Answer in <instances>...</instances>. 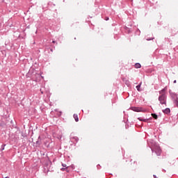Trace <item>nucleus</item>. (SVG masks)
<instances>
[{"label":"nucleus","mask_w":178,"mask_h":178,"mask_svg":"<svg viewBox=\"0 0 178 178\" xmlns=\"http://www.w3.org/2000/svg\"><path fill=\"white\" fill-rule=\"evenodd\" d=\"M168 91V88H164L159 91L160 95L159 96V101L161 105H165L166 106V92Z\"/></svg>","instance_id":"obj_1"},{"label":"nucleus","mask_w":178,"mask_h":178,"mask_svg":"<svg viewBox=\"0 0 178 178\" xmlns=\"http://www.w3.org/2000/svg\"><path fill=\"white\" fill-rule=\"evenodd\" d=\"M152 152H155L157 156H161V154L162 153V150L161 149V147L158 145H154L152 148Z\"/></svg>","instance_id":"obj_2"},{"label":"nucleus","mask_w":178,"mask_h":178,"mask_svg":"<svg viewBox=\"0 0 178 178\" xmlns=\"http://www.w3.org/2000/svg\"><path fill=\"white\" fill-rule=\"evenodd\" d=\"M163 113H165L166 115H168V113H170V108H165V110L163 111Z\"/></svg>","instance_id":"obj_3"},{"label":"nucleus","mask_w":178,"mask_h":178,"mask_svg":"<svg viewBox=\"0 0 178 178\" xmlns=\"http://www.w3.org/2000/svg\"><path fill=\"white\" fill-rule=\"evenodd\" d=\"M73 118L76 122H79V115L77 114H74Z\"/></svg>","instance_id":"obj_4"},{"label":"nucleus","mask_w":178,"mask_h":178,"mask_svg":"<svg viewBox=\"0 0 178 178\" xmlns=\"http://www.w3.org/2000/svg\"><path fill=\"white\" fill-rule=\"evenodd\" d=\"M135 67H136V69H140V67H141V64L140 63H136L135 64Z\"/></svg>","instance_id":"obj_5"},{"label":"nucleus","mask_w":178,"mask_h":178,"mask_svg":"<svg viewBox=\"0 0 178 178\" xmlns=\"http://www.w3.org/2000/svg\"><path fill=\"white\" fill-rule=\"evenodd\" d=\"M152 116L154 119H158V115L155 113H152Z\"/></svg>","instance_id":"obj_6"},{"label":"nucleus","mask_w":178,"mask_h":178,"mask_svg":"<svg viewBox=\"0 0 178 178\" xmlns=\"http://www.w3.org/2000/svg\"><path fill=\"white\" fill-rule=\"evenodd\" d=\"M141 84H142V83H140L139 85H138V86H136V88H137L138 91H140V87H141Z\"/></svg>","instance_id":"obj_7"},{"label":"nucleus","mask_w":178,"mask_h":178,"mask_svg":"<svg viewBox=\"0 0 178 178\" xmlns=\"http://www.w3.org/2000/svg\"><path fill=\"white\" fill-rule=\"evenodd\" d=\"M134 111H135V112H141V109L138 108H135Z\"/></svg>","instance_id":"obj_8"},{"label":"nucleus","mask_w":178,"mask_h":178,"mask_svg":"<svg viewBox=\"0 0 178 178\" xmlns=\"http://www.w3.org/2000/svg\"><path fill=\"white\" fill-rule=\"evenodd\" d=\"M138 120L140 121V122H147L148 120L147 119H143V118H138Z\"/></svg>","instance_id":"obj_9"},{"label":"nucleus","mask_w":178,"mask_h":178,"mask_svg":"<svg viewBox=\"0 0 178 178\" xmlns=\"http://www.w3.org/2000/svg\"><path fill=\"white\" fill-rule=\"evenodd\" d=\"M62 166H63V168H66V164H62Z\"/></svg>","instance_id":"obj_10"},{"label":"nucleus","mask_w":178,"mask_h":178,"mask_svg":"<svg viewBox=\"0 0 178 178\" xmlns=\"http://www.w3.org/2000/svg\"><path fill=\"white\" fill-rule=\"evenodd\" d=\"M66 169H67V168H61V170H66Z\"/></svg>","instance_id":"obj_11"},{"label":"nucleus","mask_w":178,"mask_h":178,"mask_svg":"<svg viewBox=\"0 0 178 178\" xmlns=\"http://www.w3.org/2000/svg\"><path fill=\"white\" fill-rule=\"evenodd\" d=\"M52 42H53V44H55V40H53Z\"/></svg>","instance_id":"obj_12"},{"label":"nucleus","mask_w":178,"mask_h":178,"mask_svg":"<svg viewBox=\"0 0 178 178\" xmlns=\"http://www.w3.org/2000/svg\"><path fill=\"white\" fill-rule=\"evenodd\" d=\"M2 149H5V148H3Z\"/></svg>","instance_id":"obj_13"}]
</instances>
